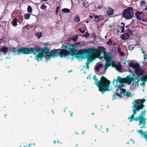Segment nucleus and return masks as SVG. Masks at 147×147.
Listing matches in <instances>:
<instances>
[{"label": "nucleus", "mask_w": 147, "mask_h": 147, "mask_svg": "<svg viewBox=\"0 0 147 147\" xmlns=\"http://www.w3.org/2000/svg\"><path fill=\"white\" fill-rule=\"evenodd\" d=\"M120 28L122 29L121 30V32L122 33H123L124 32V27L123 26H120Z\"/></svg>", "instance_id": "de8ad7c7"}, {"label": "nucleus", "mask_w": 147, "mask_h": 147, "mask_svg": "<svg viewBox=\"0 0 147 147\" xmlns=\"http://www.w3.org/2000/svg\"><path fill=\"white\" fill-rule=\"evenodd\" d=\"M86 22L87 23H89V21L88 20H86Z\"/></svg>", "instance_id": "774afa93"}, {"label": "nucleus", "mask_w": 147, "mask_h": 147, "mask_svg": "<svg viewBox=\"0 0 147 147\" xmlns=\"http://www.w3.org/2000/svg\"><path fill=\"white\" fill-rule=\"evenodd\" d=\"M130 141H132L133 142V144H134L135 142H134V141L133 139H130Z\"/></svg>", "instance_id": "bf43d9fd"}, {"label": "nucleus", "mask_w": 147, "mask_h": 147, "mask_svg": "<svg viewBox=\"0 0 147 147\" xmlns=\"http://www.w3.org/2000/svg\"><path fill=\"white\" fill-rule=\"evenodd\" d=\"M123 17L126 19H132L134 17V10L132 7H129L124 9L122 12Z\"/></svg>", "instance_id": "423d86ee"}, {"label": "nucleus", "mask_w": 147, "mask_h": 147, "mask_svg": "<svg viewBox=\"0 0 147 147\" xmlns=\"http://www.w3.org/2000/svg\"><path fill=\"white\" fill-rule=\"evenodd\" d=\"M114 12L113 9L110 7L109 8L108 10L107 11V13L108 15H111L113 14Z\"/></svg>", "instance_id": "4be33fe9"}, {"label": "nucleus", "mask_w": 147, "mask_h": 147, "mask_svg": "<svg viewBox=\"0 0 147 147\" xmlns=\"http://www.w3.org/2000/svg\"><path fill=\"white\" fill-rule=\"evenodd\" d=\"M111 66L112 67L118 70H120L121 69V65L120 63L116 64L115 62L114 61L111 63Z\"/></svg>", "instance_id": "ddd939ff"}, {"label": "nucleus", "mask_w": 147, "mask_h": 147, "mask_svg": "<svg viewBox=\"0 0 147 147\" xmlns=\"http://www.w3.org/2000/svg\"><path fill=\"white\" fill-rule=\"evenodd\" d=\"M17 18H15L13 20L12 22V24L14 26H17Z\"/></svg>", "instance_id": "c85d7f7f"}, {"label": "nucleus", "mask_w": 147, "mask_h": 147, "mask_svg": "<svg viewBox=\"0 0 147 147\" xmlns=\"http://www.w3.org/2000/svg\"><path fill=\"white\" fill-rule=\"evenodd\" d=\"M140 24H141L142 25H143V26H146V24H145L144 23H143L142 22H140Z\"/></svg>", "instance_id": "13d9d810"}, {"label": "nucleus", "mask_w": 147, "mask_h": 147, "mask_svg": "<svg viewBox=\"0 0 147 147\" xmlns=\"http://www.w3.org/2000/svg\"><path fill=\"white\" fill-rule=\"evenodd\" d=\"M69 55V53L68 51L65 48L64 49H54L51 51L50 53L45 55V57L47 60L51 59V57H55L58 56L59 55L61 57H65Z\"/></svg>", "instance_id": "7ed1b4c3"}, {"label": "nucleus", "mask_w": 147, "mask_h": 147, "mask_svg": "<svg viewBox=\"0 0 147 147\" xmlns=\"http://www.w3.org/2000/svg\"><path fill=\"white\" fill-rule=\"evenodd\" d=\"M85 131H82V134H84V132Z\"/></svg>", "instance_id": "69168bd1"}, {"label": "nucleus", "mask_w": 147, "mask_h": 147, "mask_svg": "<svg viewBox=\"0 0 147 147\" xmlns=\"http://www.w3.org/2000/svg\"><path fill=\"white\" fill-rule=\"evenodd\" d=\"M121 26H123L124 27L125 26L124 23L123 22H121Z\"/></svg>", "instance_id": "603ef678"}, {"label": "nucleus", "mask_w": 147, "mask_h": 147, "mask_svg": "<svg viewBox=\"0 0 147 147\" xmlns=\"http://www.w3.org/2000/svg\"><path fill=\"white\" fill-rule=\"evenodd\" d=\"M57 143L58 144L59 143L60 144H62L61 143V142H59V141H57Z\"/></svg>", "instance_id": "0e129e2a"}, {"label": "nucleus", "mask_w": 147, "mask_h": 147, "mask_svg": "<svg viewBox=\"0 0 147 147\" xmlns=\"http://www.w3.org/2000/svg\"><path fill=\"white\" fill-rule=\"evenodd\" d=\"M134 80L135 81H136V79H134L133 77L128 76L126 78H124V83H126L128 85H130L131 82L132 81H134Z\"/></svg>", "instance_id": "9d476101"}, {"label": "nucleus", "mask_w": 147, "mask_h": 147, "mask_svg": "<svg viewBox=\"0 0 147 147\" xmlns=\"http://www.w3.org/2000/svg\"><path fill=\"white\" fill-rule=\"evenodd\" d=\"M102 7V6L101 5H99L97 7V8L98 9H100Z\"/></svg>", "instance_id": "8fccbe9b"}, {"label": "nucleus", "mask_w": 147, "mask_h": 147, "mask_svg": "<svg viewBox=\"0 0 147 147\" xmlns=\"http://www.w3.org/2000/svg\"><path fill=\"white\" fill-rule=\"evenodd\" d=\"M140 79L142 81V83L140 84V85L142 86H145V83L147 81V75L145 74L140 78Z\"/></svg>", "instance_id": "dca6fc26"}, {"label": "nucleus", "mask_w": 147, "mask_h": 147, "mask_svg": "<svg viewBox=\"0 0 147 147\" xmlns=\"http://www.w3.org/2000/svg\"><path fill=\"white\" fill-rule=\"evenodd\" d=\"M145 100L144 98H143L142 99H139L138 100H137V101H136V102L137 104L140 105H144L143 104V102H145Z\"/></svg>", "instance_id": "5701e85b"}, {"label": "nucleus", "mask_w": 147, "mask_h": 147, "mask_svg": "<svg viewBox=\"0 0 147 147\" xmlns=\"http://www.w3.org/2000/svg\"><path fill=\"white\" fill-rule=\"evenodd\" d=\"M79 30L80 32L82 33H84L85 31V30L84 28L83 27H81L79 29Z\"/></svg>", "instance_id": "e433bc0d"}, {"label": "nucleus", "mask_w": 147, "mask_h": 147, "mask_svg": "<svg viewBox=\"0 0 147 147\" xmlns=\"http://www.w3.org/2000/svg\"><path fill=\"white\" fill-rule=\"evenodd\" d=\"M59 7L58 6H57L56 7V9L58 10V9H59Z\"/></svg>", "instance_id": "e2e57ef3"}, {"label": "nucleus", "mask_w": 147, "mask_h": 147, "mask_svg": "<svg viewBox=\"0 0 147 147\" xmlns=\"http://www.w3.org/2000/svg\"><path fill=\"white\" fill-rule=\"evenodd\" d=\"M144 18V16H143V17H142L141 18V20H142V22H147V20H146V19H145Z\"/></svg>", "instance_id": "79ce46f5"}, {"label": "nucleus", "mask_w": 147, "mask_h": 147, "mask_svg": "<svg viewBox=\"0 0 147 147\" xmlns=\"http://www.w3.org/2000/svg\"><path fill=\"white\" fill-rule=\"evenodd\" d=\"M78 35L76 34L75 36L74 37H73L71 39V40L74 42H76L77 41L78 38Z\"/></svg>", "instance_id": "473e14b6"}, {"label": "nucleus", "mask_w": 147, "mask_h": 147, "mask_svg": "<svg viewBox=\"0 0 147 147\" xmlns=\"http://www.w3.org/2000/svg\"><path fill=\"white\" fill-rule=\"evenodd\" d=\"M63 47L67 51L69 50L68 52L69 53V55L70 54L72 56L75 55L76 50L75 49L74 45L70 44L69 45H65Z\"/></svg>", "instance_id": "1a4fd4ad"}, {"label": "nucleus", "mask_w": 147, "mask_h": 147, "mask_svg": "<svg viewBox=\"0 0 147 147\" xmlns=\"http://www.w3.org/2000/svg\"><path fill=\"white\" fill-rule=\"evenodd\" d=\"M102 64L101 63H99L95 67V69L97 71H99L100 69L102 67Z\"/></svg>", "instance_id": "a878e982"}, {"label": "nucleus", "mask_w": 147, "mask_h": 147, "mask_svg": "<svg viewBox=\"0 0 147 147\" xmlns=\"http://www.w3.org/2000/svg\"><path fill=\"white\" fill-rule=\"evenodd\" d=\"M113 43L112 41L110 40L109 39L108 41L107 42V45H110L111 44Z\"/></svg>", "instance_id": "a19ab883"}, {"label": "nucleus", "mask_w": 147, "mask_h": 147, "mask_svg": "<svg viewBox=\"0 0 147 147\" xmlns=\"http://www.w3.org/2000/svg\"><path fill=\"white\" fill-rule=\"evenodd\" d=\"M28 11L29 13H31L32 11V9L30 6H28L27 8Z\"/></svg>", "instance_id": "c9c22d12"}, {"label": "nucleus", "mask_w": 147, "mask_h": 147, "mask_svg": "<svg viewBox=\"0 0 147 147\" xmlns=\"http://www.w3.org/2000/svg\"><path fill=\"white\" fill-rule=\"evenodd\" d=\"M136 101H137V100H135L134 101L135 103L134 106L136 108L135 110L136 111H139L140 110L144 107V105H140L137 104L136 102Z\"/></svg>", "instance_id": "2eb2a0df"}, {"label": "nucleus", "mask_w": 147, "mask_h": 147, "mask_svg": "<svg viewBox=\"0 0 147 147\" xmlns=\"http://www.w3.org/2000/svg\"><path fill=\"white\" fill-rule=\"evenodd\" d=\"M141 50H142V53L144 54H145V51H144L143 50H144V49L142 48H141Z\"/></svg>", "instance_id": "5fc2aeb1"}, {"label": "nucleus", "mask_w": 147, "mask_h": 147, "mask_svg": "<svg viewBox=\"0 0 147 147\" xmlns=\"http://www.w3.org/2000/svg\"><path fill=\"white\" fill-rule=\"evenodd\" d=\"M94 21L96 23L98 22L99 21V16H95L94 17Z\"/></svg>", "instance_id": "2f4dec72"}, {"label": "nucleus", "mask_w": 147, "mask_h": 147, "mask_svg": "<svg viewBox=\"0 0 147 147\" xmlns=\"http://www.w3.org/2000/svg\"><path fill=\"white\" fill-rule=\"evenodd\" d=\"M140 4L141 6H144L146 5L145 2L144 1H140Z\"/></svg>", "instance_id": "ea45409f"}, {"label": "nucleus", "mask_w": 147, "mask_h": 147, "mask_svg": "<svg viewBox=\"0 0 147 147\" xmlns=\"http://www.w3.org/2000/svg\"><path fill=\"white\" fill-rule=\"evenodd\" d=\"M123 94L124 96L126 95L127 98H128L129 97H131L133 96L130 92L126 91H125V92L123 93Z\"/></svg>", "instance_id": "412c9836"}, {"label": "nucleus", "mask_w": 147, "mask_h": 147, "mask_svg": "<svg viewBox=\"0 0 147 147\" xmlns=\"http://www.w3.org/2000/svg\"><path fill=\"white\" fill-rule=\"evenodd\" d=\"M133 114L130 117L128 118V119H129L130 118H133L134 117V115L136 113V111L135 110V109L133 110Z\"/></svg>", "instance_id": "c756f323"}, {"label": "nucleus", "mask_w": 147, "mask_h": 147, "mask_svg": "<svg viewBox=\"0 0 147 147\" xmlns=\"http://www.w3.org/2000/svg\"><path fill=\"white\" fill-rule=\"evenodd\" d=\"M117 86L118 87V88L116 90V92H119L121 95H122L123 93H124L125 91H126L125 89L121 88L122 87V85L118 84L117 85Z\"/></svg>", "instance_id": "9b49d317"}, {"label": "nucleus", "mask_w": 147, "mask_h": 147, "mask_svg": "<svg viewBox=\"0 0 147 147\" xmlns=\"http://www.w3.org/2000/svg\"><path fill=\"white\" fill-rule=\"evenodd\" d=\"M47 7V6L45 4H42L40 6V8L42 9H46Z\"/></svg>", "instance_id": "58836bf2"}, {"label": "nucleus", "mask_w": 147, "mask_h": 147, "mask_svg": "<svg viewBox=\"0 0 147 147\" xmlns=\"http://www.w3.org/2000/svg\"><path fill=\"white\" fill-rule=\"evenodd\" d=\"M121 95L119 94H118V92H116V93H114V94L113 95V100H114L116 98H118L117 97H121Z\"/></svg>", "instance_id": "b1692460"}, {"label": "nucleus", "mask_w": 147, "mask_h": 147, "mask_svg": "<svg viewBox=\"0 0 147 147\" xmlns=\"http://www.w3.org/2000/svg\"><path fill=\"white\" fill-rule=\"evenodd\" d=\"M30 14L29 13L24 14V18L26 20H28L30 18Z\"/></svg>", "instance_id": "7c9ffc66"}, {"label": "nucleus", "mask_w": 147, "mask_h": 147, "mask_svg": "<svg viewBox=\"0 0 147 147\" xmlns=\"http://www.w3.org/2000/svg\"><path fill=\"white\" fill-rule=\"evenodd\" d=\"M86 68H87L88 70H89V65L90 64L89 63H86Z\"/></svg>", "instance_id": "09e8293b"}, {"label": "nucleus", "mask_w": 147, "mask_h": 147, "mask_svg": "<svg viewBox=\"0 0 147 147\" xmlns=\"http://www.w3.org/2000/svg\"><path fill=\"white\" fill-rule=\"evenodd\" d=\"M94 59L92 57V56L87 57V61L86 63H90L92 62L93 60H94Z\"/></svg>", "instance_id": "aec40b11"}, {"label": "nucleus", "mask_w": 147, "mask_h": 147, "mask_svg": "<svg viewBox=\"0 0 147 147\" xmlns=\"http://www.w3.org/2000/svg\"><path fill=\"white\" fill-rule=\"evenodd\" d=\"M86 3H85V2H83V6L86 7Z\"/></svg>", "instance_id": "864d4df0"}, {"label": "nucleus", "mask_w": 147, "mask_h": 147, "mask_svg": "<svg viewBox=\"0 0 147 147\" xmlns=\"http://www.w3.org/2000/svg\"><path fill=\"white\" fill-rule=\"evenodd\" d=\"M69 112L71 113V114L70 115V116H72V115L73 114V113H71V112L70 111H69Z\"/></svg>", "instance_id": "680f3d73"}, {"label": "nucleus", "mask_w": 147, "mask_h": 147, "mask_svg": "<svg viewBox=\"0 0 147 147\" xmlns=\"http://www.w3.org/2000/svg\"><path fill=\"white\" fill-rule=\"evenodd\" d=\"M95 16V15H93V16H91V15H90V16H89V17H90V18H93V16Z\"/></svg>", "instance_id": "052dcab7"}, {"label": "nucleus", "mask_w": 147, "mask_h": 147, "mask_svg": "<svg viewBox=\"0 0 147 147\" xmlns=\"http://www.w3.org/2000/svg\"><path fill=\"white\" fill-rule=\"evenodd\" d=\"M129 37L130 36L128 33H125L122 34L121 36V38L123 40H126L128 39Z\"/></svg>", "instance_id": "a211bd4d"}, {"label": "nucleus", "mask_w": 147, "mask_h": 147, "mask_svg": "<svg viewBox=\"0 0 147 147\" xmlns=\"http://www.w3.org/2000/svg\"><path fill=\"white\" fill-rule=\"evenodd\" d=\"M38 53H39L36 56L35 59L39 61V59H42L45 56L40 52Z\"/></svg>", "instance_id": "f3484780"}, {"label": "nucleus", "mask_w": 147, "mask_h": 147, "mask_svg": "<svg viewBox=\"0 0 147 147\" xmlns=\"http://www.w3.org/2000/svg\"><path fill=\"white\" fill-rule=\"evenodd\" d=\"M133 31L131 29L129 28L127 29L126 30V32L128 33H129L130 34V35H131L133 34Z\"/></svg>", "instance_id": "f704fd0d"}, {"label": "nucleus", "mask_w": 147, "mask_h": 147, "mask_svg": "<svg viewBox=\"0 0 147 147\" xmlns=\"http://www.w3.org/2000/svg\"><path fill=\"white\" fill-rule=\"evenodd\" d=\"M83 55V53L81 51H79L77 53L75 52V55L77 59H79L82 57Z\"/></svg>", "instance_id": "6ab92c4d"}, {"label": "nucleus", "mask_w": 147, "mask_h": 147, "mask_svg": "<svg viewBox=\"0 0 147 147\" xmlns=\"http://www.w3.org/2000/svg\"><path fill=\"white\" fill-rule=\"evenodd\" d=\"M129 66L135 69V74L138 76L143 75L145 73L144 69L142 67L140 66L137 63H134L133 62H131L129 63Z\"/></svg>", "instance_id": "39448f33"}, {"label": "nucleus", "mask_w": 147, "mask_h": 147, "mask_svg": "<svg viewBox=\"0 0 147 147\" xmlns=\"http://www.w3.org/2000/svg\"><path fill=\"white\" fill-rule=\"evenodd\" d=\"M124 78H123L121 77L118 76L117 77V80H115V79H114V80L113 82V83L114 84L115 83V82L116 81V82L117 84L118 83H124Z\"/></svg>", "instance_id": "4468645a"}, {"label": "nucleus", "mask_w": 147, "mask_h": 147, "mask_svg": "<svg viewBox=\"0 0 147 147\" xmlns=\"http://www.w3.org/2000/svg\"><path fill=\"white\" fill-rule=\"evenodd\" d=\"M35 35L36 36L38 37V39L40 38L42 36L41 32L40 33H39V32H36L35 33Z\"/></svg>", "instance_id": "72a5a7b5"}, {"label": "nucleus", "mask_w": 147, "mask_h": 147, "mask_svg": "<svg viewBox=\"0 0 147 147\" xmlns=\"http://www.w3.org/2000/svg\"><path fill=\"white\" fill-rule=\"evenodd\" d=\"M83 44V43L82 42L81 43V42H76L75 43V45L76 46V47H80L82 45V44Z\"/></svg>", "instance_id": "4c0bfd02"}, {"label": "nucleus", "mask_w": 147, "mask_h": 147, "mask_svg": "<svg viewBox=\"0 0 147 147\" xmlns=\"http://www.w3.org/2000/svg\"><path fill=\"white\" fill-rule=\"evenodd\" d=\"M135 16L138 20L141 21L142 17H143L144 15L143 12L138 11L136 13Z\"/></svg>", "instance_id": "f8f14e48"}, {"label": "nucleus", "mask_w": 147, "mask_h": 147, "mask_svg": "<svg viewBox=\"0 0 147 147\" xmlns=\"http://www.w3.org/2000/svg\"><path fill=\"white\" fill-rule=\"evenodd\" d=\"M83 35L85 37H87L89 35V34L88 32H86L84 34H83Z\"/></svg>", "instance_id": "37998d69"}, {"label": "nucleus", "mask_w": 147, "mask_h": 147, "mask_svg": "<svg viewBox=\"0 0 147 147\" xmlns=\"http://www.w3.org/2000/svg\"><path fill=\"white\" fill-rule=\"evenodd\" d=\"M111 65V63H110L109 64L108 63H106L105 65L106 66V68L105 69V70H106L107 69V68L108 67H110Z\"/></svg>", "instance_id": "c03bdc74"}, {"label": "nucleus", "mask_w": 147, "mask_h": 147, "mask_svg": "<svg viewBox=\"0 0 147 147\" xmlns=\"http://www.w3.org/2000/svg\"><path fill=\"white\" fill-rule=\"evenodd\" d=\"M119 32V30L118 29H117V33H118V32Z\"/></svg>", "instance_id": "338daca9"}, {"label": "nucleus", "mask_w": 147, "mask_h": 147, "mask_svg": "<svg viewBox=\"0 0 147 147\" xmlns=\"http://www.w3.org/2000/svg\"><path fill=\"white\" fill-rule=\"evenodd\" d=\"M23 18L22 16H20L19 18V20L20 21H21L20 22H22V21H23Z\"/></svg>", "instance_id": "49530a36"}, {"label": "nucleus", "mask_w": 147, "mask_h": 147, "mask_svg": "<svg viewBox=\"0 0 147 147\" xmlns=\"http://www.w3.org/2000/svg\"><path fill=\"white\" fill-rule=\"evenodd\" d=\"M16 49V48L15 47H13L12 49V51L13 52V54L14 55H20L21 53L22 54L28 55L32 54L36 55L37 53L36 52H40L44 56L48 53L49 50L47 47H45L42 49L33 47H22L18 49L17 51Z\"/></svg>", "instance_id": "f257e3e1"}, {"label": "nucleus", "mask_w": 147, "mask_h": 147, "mask_svg": "<svg viewBox=\"0 0 147 147\" xmlns=\"http://www.w3.org/2000/svg\"><path fill=\"white\" fill-rule=\"evenodd\" d=\"M56 14L57 15L58 13V10L56 9L55 12Z\"/></svg>", "instance_id": "4d7b16f0"}, {"label": "nucleus", "mask_w": 147, "mask_h": 147, "mask_svg": "<svg viewBox=\"0 0 147 147\" xmlns=\"http://www.w3.org/2000/svg\"><path fill=\"white\" fill-rule=\"evenodd\" d=\"M99 47L97 49L94 48L89 49H85L84 52V53L87 55V57L92 56V55L97 57L98 53L99 52Z\"/></svg>", "instance_id": "0eeeda50"}, {"label": "nucleus", "mask_w": 147, "mask_h": 147, "mask_svg": "<svg viewBox=\"0 0 147 147\" xmlns=\"http://www.w3.org/2000/svg\"><path fill=\"white\" fill-rule=\"evenodd\" d=\"M62 12L64 13H69L70 12V10L69 9L65 8L62 9Z\"/></svg>", "instance_id": "bb28decb"}, {"label": "nucleus", "mask_w": 147, "mask_h": 147, "mask_svg": "<svg viewBox=\"0 0 147 147\" xmlns=\"http://www.w3.org/2000/svg\"><path fill=\"white\" fill-rule=\"evenodd\" d=\"M8 49V48L6 47H3L1 48H0V51L3 52L5 54L7 51Z\"/></svg>", "instance_id": "393cba45"}, {"label": "nucleus", "mask_w": 147, "mask_h": 147, "mask_svg": "<svg viewBox=\"0 0 147 147\" xmlns=\"http://www.w3.org/2000/svg\"><path fill=\"white\" fill-rule=\"evenodd\" d=\"M99 52L98 54L97 57L100 59L104 58L107 62H109L112 59V57L107 53L106 49L102 46L99 47Z\"/></svg>", "instance_id": "20e7f679"}, {"label": "nucleus", "mask_w": 147, "mask_h": 147, "mask_svg": "<svg viewBox=\"0 0 147 147\" xmlns=\"http://www.w3.org/2000/svg\"><path fill=\"white\" fill-rule=\"evenodd\" d=\"M74 20L75 22H78L80 21V17L77 14L75 16L74 18Z\"/></svg>", "instance_id": "cd10ccee"}, {"label": "nucleus", "mask_w": 147, "mask_h": 147, "mask_svg": "<svg viewBox=\"0 0 147 147\" xmlns=\"http://www.w3.org/2000/svg\"><path fill=\"white\" fill-rule=\"evenodd\" d=\"M93 79L95 80V84L98 88L99 91L101 92L102 94H104L106 92L110 90L109 87L111 82L104 76H102L100 80H99L96 78V76L95 75Z\"/></svg>", "instance_id": "f03ea898"}, {"label": "nucleus", "mask_w": 147, "mask_h": 147, "mask_svg": "<svg viewBox=\"0 0 147 147\" xmlns=\"http://www.w3.org/2000/svg\"><path fill=\"white\" fill-rule=\"evenodd\" d=\"M130 119L129 121L130 122L134 120L136 121H139L140 123L139 125L140 126L141 125H141L142 126L140 127V128H144L146 123V118L144 117H140V116L139 117H136L135 118H134V117L133 118H130Z\"/></svg>", "instance_id": "6e6552de"}, {"label": "nucleus", "mask_w": 147, "mask_h": 147, "mask_svg": "<svg viewBox=\"0 0 147 147\" xmlns=\"http://www.w3.org/2000/svg\"><path fill=\"white\" fill-rule=\"evenodd\" d=\"M120 53H121V56L123 55H124V53L123 52H121Z\"/></svg>", "instance_id": "6e6d98bb"}, {"label": "nucleus", "mask_w": 147, "mask_h": 147, "mask_svg": "<svg viewBox=\"0 0 147 147\" xmlns=\"http://www.w3.org/2000/svg\"><path fill=\"white\" fill-rule=\"evenodd\" d=\"M117 50L119 53H120L121 52V49L119 47H118V48H117Z\"/></svg>", "instance_id": "3c124183"}, {"label": "nucleus", "mask_w": 147, "mask_h": 147, "mask_svg": "<svg viewBox=\"0 0 147 147\" xmlns=\"http://www.w3.org/2000/svg\"><path fill=\"white\" fill-rule=\"evenodd\" d=\"M146 111H142L141 112V114H140V117H144L143 114H145V113Z\"/></svg>", "instance_id": "a18cd8bd"}]
</instances>
